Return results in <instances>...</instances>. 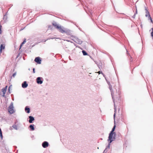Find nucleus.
<instances>
[{
	"mask_svg": "<svg viewBox=\"0 0 153 153\" xmlns=\"http://www.w3.org/2000/svg\"><path fill=\"white\" fill-rule=\"evenodd\" d=\"M116 128V126L115 124L114 125L111 131L110 132L108 137V140L110 142V143H111L112 141H114L115 139L116 136V133L114 132Z\"/></svg>",
	"mask_w": 153,
	"mask_h": 153,
	"instance_id": "nucleus-1",
	"label": "nucleus"
},
{
	"mask_svg": "<svg viewBox=\"0 0 153 153\" xmlns=\"http://www.w3.org/2000/svg\"><path fill=\"white\" fill-rule=\"evenodd\" d=\"M57 29L59 30L60 32L62 33H65L68 35L70 33V31L69 30L64 28L63 27L59 26L57 27Z\"/></svg>",
	"mask_w": 153,
	"mask_h": 153,
	"instance_id": "nucleus-2",
	"label": "nucleus"
},
{
	"mask_svg": "<svg viewBox=\"0 0 153 153\" xmlns=\"http://www.w3.org/2000/svg\"><path fill=\"white\" fill-rule=\"evenodd\" d=\"M13 108L14 107L13 106V102H11L10 106L8 108V111L10 114H12L14 112Z\"/></svg>",
	"mask_w": 153,
	"mask_h": 153,
	"instance_id": "nucleus-3",
	"label": "nucleus"
},
{
	"mask_svg": "<svg viewBox=\"0 0 153 153\" xmlns=\"http://www.w3.org/2000/svg\"><path fill=\"white\" fill-rule=\"evenodd\" d=\"M109 86V89H110V91H111V96H112V99H113V101L114 103V100L113 99V94H114V92H113V90L112 89V86L111 85H110ZM114 110H115L114 111L115 112V111H116V108H115V104H114Z\"/></svg>",
	"mask_w": 153,
	"mask_h": 153,
	"instance_id": "nucleus-4",
	"label": "nucleus"
},
{
	"mask_svg": "<svg viewBox=\"0 0 153 153\" xmlns=\"http://www.w3.org/2000/svg\"><path fill=\"white\" fill-rule=\"evenodd\" d=\"M36 82L38 84H42L43 82V78L40 77H37L36 79Z\"/></svg>",
	"mask_w": 153,
	"mask_h": 153,
	"instance_id": "nucleus-5",
	"label": "nucleus"
},
{
	"mask_svg": "<svg viewBox=\"0 0 153 153\" xmlns=\"http://www.w3.org/2000/svg\"><path fill=\"white\" fill-rule=\"evenodd\" d=\"M34 61L38 64H40L41 63V60L39 57H37L35 58Z\"/></svg>",
	"mask_w": 153,
	"mask_h": 153,
	"instance_id": "nucleus-6",
	"label": "nucleus"
},
{
	"mask_svg": "<svg viewBox=\"0 0 153 153\" xmlns=\"http://www.w3.org/2000/svg\"><path fill=\"white\" fill-rule=\"evenodd\" d=\"M49 145V143L47 141H45L43 142L42 144V146L44 148L47 147Z\"/></svg>",
	"mask_w": 153,
	"mask_h": 153,
	"instance_id": "nucleus-7",
	"label": "nucleus"
},
{
	"mask_svg": "<svg viewBox=\"0 0 153 153\" xmlns=\"http://www.w3.org/2000/svg\"><path fill=\"white\" fill-rule=\"evenodd\" d=\"M28 84L26 81H24L22 84V87L23 88H26L28 86Z\"/></svg>",
	"mask_w": 153,
	"mask_h": 153,
	"instance_id": "nucleus-8",
	"label": "nucleus"
},
{
	"mask_svg": "<svg viewBox=\"0 0 153 153\" xmlns=\"http://www.w3.org/2000/svg\"><path fill=\"white\" fill-rule=\"evenodd\" d=\"M29 118V120L28 121L30 123H32L33 122V121L34 120V117L31 116H29L28 117Z\"/></svg>",
	"mask_w": 153,
	"mask_h": 153,
	"instance_id": "nucleus-9",
	"label": "nucleus"
},
{
	"mask_svg": "<svg viewBox=\"0 0 153 153\" xmlns=\"http://www.w3.org/2000/svg\"><path fill=\"white\" fill-rule=\"evenodd\" d=\"M111 143H110V142H109V143L108 144V145L106 147V148H105V149L103 153H105L107 152L108 151V149H109L110 147V144Z\"/></svg>",
	"mask_w": 153,
	"mask_h": 153,
	"instance_id": "nucleus-10",
	"label": "nucleus"
},
{
	"mask_svg": "<svg viewBox=\"0 0 153 153\" xmlns=\"http://www.w3.org/2000/svg\"><path fill=\"white\" fill-rule=\"evenodd\" d=\"M25 111L27 113H30V108L28 106H26L25 107Z\"/></svg>",
	"mask_w": 153,
	"mask_h": 153,
	"instance_id": "nucleus-11",
	"label": "nucleus"
},
{
	"mask_svg": "<svg viewBox=\"0 0 153 153\" xmlns=\"http://www.w3.org/2000/svg\"><path fill=\"white\" fill-rule=\"evenodd\" d=\"M34 125L33 124H31L29 126V128H30L31 131L34 130Z\"/></svg>",
	"mask_w": 153,
	"mask_h": 153,
	"instance_id": "nucleus-12",
	"label": "nucleus"
},
{
	"mask_svg": "<svg viewBox=\"0 0 153 153\" xmlns=\"http://www.w3.org/2000/svg\"><path fill=\"white\" fill-rule=\"evenodd\" d=\"M76 42L79 44H80L82 43V41L80 39H76Z\"/></svg>",
	"mask_w": 153,
	"mask_h": 153,
	"instance_id": "nucleus-13",
	"label": "nucleus"
},
{
	"mask_svg": "<svg viewBox=\"0 0 153 153\" xmlns=\"http://www.w3.org/2000/svg\"><path fill=\"white\" fill-rule=\"evenodd\" d=\"M145 11L146 13L145 16L146 17H147L149 16V15H150V14L149 12L148 11V10H147V9H145Z\"/></svg>",
	"mask_w": 153,
	"mask_h": 153,
	"instance_id": "nucleus-14",
	"label": "nucleus"
},
{
	"mask_svg": "<svg viewBox=\"0 0 153 153\" xmlns=\"http://www.w3.org/2000/svg\"><path fill=\"white\" fill-rule=\"evenodd\" d=\"M5 45L3 44H1L0 46V51H1L2 50L4 49L5 48Z\"/></svg>",
	"mask_w": 153,
	"mask_h": 153,
	"instance_id": "nucleus-15",
	"label": "nucleus"
},
{
	"mask_svg": "<svg viewBox=\"0 0 153 153\" xmlns=\"http://www.w3.org/2000/svg\"><path fill=\"white\" fill-rule=\"evenodd\" d=\"M52 25L54 26L56 28H57V27H59V25L56 24V22H53L52 23Z\"/></svg>",
	"mask_w": 153,
	"mask_h": 153,
	"instance_id": "nucleus-16",
	"label": "nucleus"
},
{
	"mask_svg": "<svg viewBox=\"0 0 153 153\" xmlns=\"http://www.w3.org/2000/svg\"><path fill=\"white\" fill-rule=\"evenodd\" d=\"M1 90H2V92L3 93V96H4V94H5L6 91V90H5V89H4V88L2 89Z\"/></svg>",
	"mask_w": 153,
	"mask_h": 153,
	"instance_id": "nucleus-17",
	"label": "nucleus"
},
{
	"mask_svg": "<svg viewBox=\"0 0 153 153\" xmlns=\"http://www.w3.org/2000/svg\"><path fill=\"white\" fill-rule=\"evenodd\" d=\"M13 127L14 129L17 130L18 129L17 126L16 125H13L12 126Z\"/></svg>",
	"mask_w": 153,
	"mask_h": 153,
	"instance_id": "nucleus-18",
	"label": "nucleus"
},
{
	"mask_svg": "<svg viewBox=\"0 0 153 153\" xmlns=\"http://www.w3.org/2000/svg\"><path fill=\"white\" fill-rule=\"evenodd\" d=\"M82 52L83 55L84 56H85L88 54L84 50H83Z\"/></svg>",
	"mask_w": 153,
	"mask_h": 153,
	"instance_id": "nucleus-19",
	"label": "nucleus"
},
{
	"mask_svg": "<svg viewBox=\"0 0 153 153\" xmlns=\"http://www.w3.org/2000/svg\"><path fill=\"white\" fill-rule=\"evenodd\" d=\"M7 16L6 15H4V16L3 17V19H5L6 20L7 19Z\"/></svg>",
	"mask_w": 153,
	"mask_h": 153,
	"instance_id": "nucleus-20",
	"label": "nucleus"
},
{
	"mask_svg": "<svg viewBox=\"0 0 153 153\" xmlns=\"http://www.w3.org/2000/svg\"><path fill=\"white\" fill-rule=\"evenodd\" d=\"M16 74V72H15L14 73H13L12 75V76L13 77H14L15 76Z\"/></svg>",
	"mask_w": 153,
	"mask_h": 153,
	"instance_id": "nucleus-21",
	"label": "nucleus"
},
{
	"mask_svg": "<svg viewBox=\"0 0 153 153\" xmlns=\"http://www.w3.org/2000/svg\"><path fill=\"white\" fill-rule=\"evenodd\" d=\"M25 42H26V39H25L23 41V42L21 43V44L23 45V44H24L25 43Z\"/></svg>",
	"mask_w": 153,
	"mask_h": 153,
	"instance_id": "nucleus-22",
	"label": "nucleus"
},
{
	"mask_svg": "<svg viewBox=\"0 0 153 153\" xmlns=\"http://www.w3.org/2000/svg\"><path fill=\"white\" fill-rule=\"evenodd\" d=\"M152 32H151V36L152 37H153V28L152 29Z\"/></svg>",
	"mask_w": 153,
	"mask_h": 153,
	"instance_id": "nucleus-23",
	"label": "nucleus"
},
{
	"mask_svg": "<svg viewBox=\"0 0 153 153\" xmlns=\"http://www.w3.org/2000/svg\"><path fill=\"white\" fill-rule=\"evenodd\" d=\"M98 73L99 74H100V73H102V74L103 75V76L105 77L104 75L102 73L101 71H99L98 72Z\"/></svg>",
	"mask_w": 153,
	"mask_h": 153,
	"instance_id": "nucleus-24",
	"label": "nucleus"
},
{
	"mask_svg": "<svg viewBox=\"0 0 153 153\" xmlns=\"http://www.w3.org/2000/svg\"><path fill=\"white\" fill-rule=\"evenodd\" d=\"M148 19L150 20H151V19H152V18L151 17L150 15H149L148 16Z\"/></svg>",
	"mask_w": 153,
	"mask_h": 153,
	"instance_id": "nucleus-25",
	"label": "nucleus"
},
{
	"mask_svg": "<svg viewBox=\"0 0 153 153\" xmlns=\"http://www.w3.org/2000/svg\"><path fill=\"white\" fill-rule=\"evenodd\" d=\"M11 87V86H10L9 88H8V91L9 92V93L10 94L11 93V92H10V88Z\"/></svg>",
	"mask_w": 153,
	"mask_h": 153,
	"instance_id": "nucleus-26",
	"label": "nucleus"
},
{
	"mask_svg": "<svg viewBox=\"0 0 153 153\" xmlns=\"http://www.w3.org/2000/svg\"><path fill=\"white\" fill-rule=\"evenodd\" d=\"M105 79L106 80V81H107V80H106V79L105 77ZM107 82L108 84L109 85H109H111L110 84V82H108V81H107Z\"/></svg>",
	"mask_w": 153,
	"mask_h": 153,
	"instance_id": "nucleus-27",
	"label": "nucleus"
},
{
	"mask_svg": "<svg viewBox=\"0 0 153 153\" xmlns=\"http://www.w3.org/2000/svg\"><path fill=\"white\" fill-rule=\"evenodd\" d=\"M33 73H35V69L34 68H33Z\"/></svg>",
	"mask_w": 153,
	"mask_h": 153,
	"instance_id": "nucleus-28",
	"label": "nucleus"
},
{
	"mask_svg": "<svg viewBox=\"0 0 153 153\" xmlns=\"http://www.w3.org/2000/svg\"><path fill=\"white\" fill-rule=\"evenodd\" d=\"M135 14H134V15L132 16V17L133 18H135Z\"/></svg>",
	"mask_w": 153,
	"mask_h": 153,
	"instance_id": "nucleus-29",
	"label": "nucleus"
},
{
	"mask_svg": "<svg viewBox=\"0 0 153 153\" xmlns=\"http://www.w3.org/2000/svg\"><path fill=\"white\" fill-rule=\"evenodd\" d=\"M52 27V26H49L48 27V28L50 29H51Z\"/></svg>",
	"mask_w": 153,
	"mask_h": 153,
	"instance_id": "nucleus-30",
	"label": "nucleus"
},
{
	"mask_svg": "<svg viewBox=\"0 0 153 153\" xmlns=\"http://www.w3.org/2000/svg\"><path fill=\"white\" fill-rule=\"evenodd\" d=\"M137 9H136L135 13H134V14H135V15H136V14H137Z\"/></svg>",
	"mask_w": 153,
	"mask_h": 153,
	"instance_id": "nucleus-31",
	"label": "nucleus"
},
{
	"mask_svg": "<svg viewBox=\"0 0 153 153\" xmlns=\"http://www.w3.org/2000/svg\"><path fill=\"white\" fill-rule=\"evenodd\" d=\"M7 86H6L4 88H3L4 89H5V90H6H6H7Z\"/></svg>",
	"mask_w": 153,
	"mask_h": 153,
	"instance_id": "nucleus-32",
	"label": "nucleus"
},
{
	"mask_svg": "<svg viewBox=\"0 0 153 153\" xmlns=\"http://www.w3.org/2000/svg\"><path fill=\"white\" fill-rule=\"evenodd\" d=\"M115 113L114 114V120L115 119Z\"/></svg>",
	"mask_w": 153,
	"mask_h": 153,
	"instance_id": "nucleus-33",
	"label": "nucleus"
},
{
	"mask_svg": "<svg viewBox=\"0 0 153 153\" xmlns=\"http://www.w3.org/2000/svg\"><path fill=\"white\" fill-rule=\"evenodd\" d=\"M22 45L21 44H20V49L22 47Z\"/></svg>",
	"mask_w": 153,
	"mask_h": 153,
	"instance_id": "nucleus-34",
	"label": "nucleus"
},
{
	"mask_svg": "<svg viewBox=\"0 0 153 153\" xmlns=\"http://www.w3.org/2000/svg\"><path fill=\"white\" fill-rule=\"evenodd\" d=\"M2 33V31H1V29H0V34H1Z\"/></svg>",
	"mask_w": 153,
	"mask_h": 153,
	"instance_id": "nucleus-35",
	"label": "nucleus"
},
{
	"mask_svg": "<svg viewBox=\"0 0 153 153\" xmlns=\"http://www.w3.org/2000/svg\"><path fill=\"white\" fill-rule=\"evenodd\" d=\"M2 26L0 25V29H1Z\"/></svg>",
	"mask_w": 153,
	"mask_h": 153,
	"instance_id": "nucleus-36",
	"label": "nucleus"
},
{
	"mask_svg": "<svg viewBox=\"0 0 153 153\" xmlns=\"http://www.w3.org/2000/svg\"><path fill=\"white\" fill-rule=\"evenodd\" d=\"M55 38H50V39H54Z\"/></svg>",
	"mask_w": 153,
	"mask_h": 153,
	"instance_id": "nucleus-37",
	"label": "nucleus"
},
{
	"mask_svg": "<svg viewBox=\"0 0 153 153\" xmlns=\"http://www.w3.org/2000/svg\"><path fill=\"white\" fill-rule=\"evenodd\" d=\"M151 22L152 23H153V21H152V19H151Z\"/></svg>",
	"mask_w": 153,
	"mask_h": 153,
	"instance_id": "nucleus-38",
	"label": "nucleus"
},
{
	"mask_svg": "<svg viewBox=\"0 0 153 153\" xmlns=\"http://www.w3.org/2000/svg\"><path fill=\"white\" fill-rule=\"evenodd\" d=\"M140 26L141 27H142V25H140Z\"/></svg>",
	"mask_w": 153,
	"mask_h": 153,
	"instance_id": "nucleus-39",
	"label": "nucleus"
},
{
	"mask_svg": "<svg viewBox=\"0 0 153 153\" xmlns=\"http://www.w3.org/2000/svg\"><path fill=\"white\" fill-rule=\"evenodd\" d=\"M144 8H145V9H147V8H146V7H145H145H144Z\"/></svg>",
	"mask_w": 153,
	"mask_h": 153,
	"instance_id": "nucleus-40",
	"label": "nucleus"
},
{
	"mask_svg": "<svg viewBox=\"0 0 153 153\" xmlns=\"http://www.w3.org/2000/svg\"><path fill=\"white\" fill-rule=\"evenodd\" d=\"M130 61H131V62H132V60H131V59H130Z\"/></svg>",
	"mask_w": 153,
	"mask_h": 153,
	"instance_id": "nucleus-41",
	"label": "nucleus"
},
{
	"mask_svg": "<svg viewBox=\"0 0 153 153\" xmlns=\"http://www.w3.org/2000/svg\"><path fill=\"white\" fill-rule=\"evenodd\" d=\"M98 66L99 67V68H100V67L99 66Z\"/></svg>",
	"mask_w": 153,
	"mask_h": 153,
	"instance_id": "nucleus-42",
	"label": "nucleus"
},
{
	"mask_svg": "<svg viewBox=\"0 0 153 153\" xmlns=\"http://www.w3.org/2000/svg\"><path fill=\"white\" fill-rule=\"evenodd\" d=\"M99 149V148L98 147H97V149Z\"/></svg>",
	"mask_w": 153,
	"mask_h": 153,
	"instance_id": "nucleus-43",
	"label": "nucleus"
},
{
	"mask_svg": "<svg viewBox=\"0 0 153 153\" xmlns=\"http://www.w3.org/2000/svg\"><path fill=\"white\" fill-rule=\"evenodd\" d=\"M127 54H129V53H127Z\"/></svg>",
	"mask_w": 153,
	"mask_h": 153,
	"instance_id": "nucleus-44",
	"label": "nucleus"
},
{
	"mask_svg": "<svg viewBox=\"0 0 153 153\" xmlns=\"http://www.w3.org/2000/svg\"><path fill=\"white\" fill-rule=\"evenodd\" d=\"M15 147H16V148H17V147L15 146Z\"/></svg>",
	"mask_w": 153,
	"mask_h": 153,
	"instance_id": "nucleus-45",
	"label": "nucleus"
}]
</instances>
